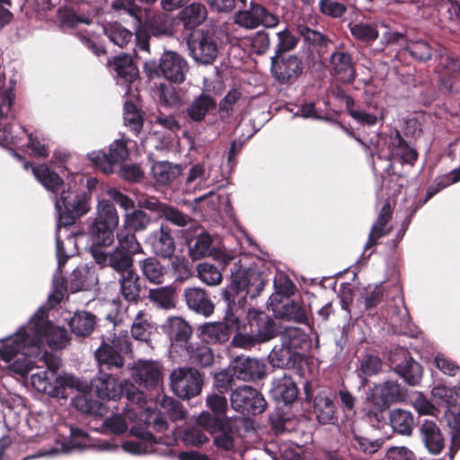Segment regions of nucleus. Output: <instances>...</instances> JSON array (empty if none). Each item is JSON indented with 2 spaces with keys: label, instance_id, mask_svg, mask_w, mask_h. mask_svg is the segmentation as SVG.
Returning a JSON list of instances; mask_svg holds the SVG:
<instances>
[{
  "label": "nucleus",
  "instance_id": "nucleus-62",
  "mask_svg": "<svg viewBox=\"0 0 460 460\" xmlns=\"http://www.w3.org/2000/svg\"><path fill=\"white\" fill-rule=\"evenodd\" d=\"M352 446L365 454H373L376 452L383 445L382 439L370 440L366 437L353 432Z\"/></svg>",
  "mask_w": 460,
  "mask_h": 460
},
{
  "label": "nucleus",
  "instance_id": "nucleus-25",
  "mask_svg": "<svg viewBox=\"0 0 460 460\" xmlns=\"http://www.w3.org/2000/svg\"><path fill=\"white\" fill-rule=\"evenodd\" d=\"M314 412L321 424H335L338 421L334 396L325 392L319 393L314 400Z\"/></svg>",
  "mask_w": 460,
  "mask_h": 460
},
{
  "label": "nucleus",
  "instance_id": "nucleus-45",
  "mask_svg": "<svg viewBox=\"0 0 460 460\" xmlns=\"http://www.w3.org/2000/svg\"><path fill=\"white\" fill-rule=\"evenodd\" d=\"M139 267L143 276L150 283L158 285L164 282L165 270L156 259L146 258L139 261Z\"/></svg>",
  "mask_w": 460,
  "mask_h": 460
},
{
  "label": "nucleus",
  "instance_id": "nucleus-7",
  "mask_svg": "<svg viewBox=\"0 0 460 460\" xmlns=\"http://www.w3.org/2000/svg\"><path fill=\"white\" fill-rule=\"evenodd\" d=\"M127 401L131 404L135 403L138 405V409H135L126 403V408L122 413H119V407L115 405H102L99 404V408L96 411V414L103 415L106 408L115 409L116 413H113L111 417L104 420V427L113 434L120 435L128 430V424L135 422L138 419L139 411H141V403L145 402V395L138 390L127 393Z\"/></svg>",
  "mask_w": 460,
  "mask_h": 460
},
{
  "label": "nucleus",
  "instance_id": "nucleus-51",
  "mask_svg": "<svg viewBox=\"0 0 460 460\" xmlns=\"http://www.w3.org/2000/svg\"><path fill=\"white\" fill-rule=\"evenodd\" d=\"M105 35L110 40L122 48L127 45L132 39V32L118 22L106 25L103 28Z\"/></svg>",
  "mask_w": 460,
  "mask_h": 460
},
{
  "label": "nucleus",
  "instance_id": "nucleus-1",
  "mask_svg": "<svg viewBox=\"0 0 460 460\" xmlns=\"http://www.w3.org/2000/svg\"><path fill=\"white\" fill-rule=\"evenodd\" d=\"M68 334L65 328L55 326L48 317V311L40 307L29 322L13 334L1 340L0 358L13 373L26 376L42 356L46 343L52 349L67 345Z\"/></svg>",
  "mask_w": 460,
  "mask_h": 460
},
{
  "label": "nucleus",
  "instance_id": "nucleus-16",
  "mask_svg": "<svg viewBox=\"0 0 460 460\" xmlns=\"http://www.w3.org/2000/svg\"><path fill=\"white\" fill-rule=\"evenodd\" d=\"M282 349L279 352L271 351L269 358L273 367H281L285 358H288L293 350L300 349L308 341L307 334L299 327H285L279 332Z\"/></svg>",
  "mask_w": 460,
  "mask_h": 460
},
{
  "label": "nucleus",
  "instance_id": "nucleus-27",
  "mask_svg": "<svg viewBox=\"0 0 460 460\" xmlns=\"http://www.w3.org/2000/svg\"><path fill=\"white\" fill-rule=\"evenodd\" d=\"M155 254L163 258H170L175 251V243L167 226H162L158 230L153 231L148 238Z\"/></svg>",
  "mask_w": 460,
  "mask_h": 460
},
{
  "label": "nucleus",
  "instance_id": "nucleus-34",
  "mask_svg": "<svg viewBox=\"0 0 460 460\" xmlns=\"http://www.w3.org/2000/svg\"><path fill=\"white\" fill-rule=\"evenodd\" d=\"M456 395L459 397V403L448 406L447 412L448 424L451 428L450 459L454 458L460 448V386L457 387Z\"/></svg>",
  "mask_w": 460,
  "mask_h": 460
},
{
  "label": "nucleus",
  "instance_id": "nucleus-42",
  "mask_svg": "<svg viewBox=\"0 0 460 460\" xmlns=\"http://www.w3.org/2000/svg\"><path fill=\"white\" fill-rule=\"evenodd\" d=\"M181 172L179 165H173L168 162L155 163L152 166V175L155 181L166 185L173 181Z\"/></svg>",
  "mask_w": 460,
  "mask_h": 460
},
{
  "label": "nucleus",
  "instance_id": "nucleus-5",
  "mask_svg": "<svg viewBox=\"0 0 460 460\" xmlns=\"http://www.w3.org/2000/svg\"><path fill=\"white\" fill-rule=\"evenodd\" d=\"M264 285L265 279L262 273L256 269L250 268L240 275L233 277L230 286L226 290V301L243 314L244 310L242 305L245 302L246 296L256 297L263 289Z\"/></svg>",
  "mask_w": 460,
  "mask_h": 460
},
{
  "label": "nucleus",
  "instance_id": "nucleus-54",
  "mask_svg": "<svg viewBox=\"0 0 460 460\" xmlns=\"http://www.w3.org/2000/svg\"><path fill=\"white\" fill-rule=\"evenodd\" d=\"M212 237L208 233H201L193 244L190 245L189 252L192 260H199L212 254Z\"/></svg>",
  "mask_w": 460,
  "mask_h": 460
},
{
  "label": "nucleus",
  "instance_id": "nucleus-14",
  "mask_svg": "<svg viewBox=\"0 0 460 460\" xmlns=\"http://www.w3.org/2000/svg\"><path fill=\"white\" fill-rule=\"evenodd\" d=\"M131 351L130 342L127 335L114 337L111 344L103 342L95 351V358L101 367L108 369L120 368L124 365L121 352Z\"/></svg>",
  "mask_w": 460,
  "mask_h": 460
},
{
  "label": "nucleus",
  "instance_id": "nucleus-30",
  "mask_svg": "<svg viewBox=\"0 0 460 460\" xmlns=\"http://www.w3.org/2000/svg\"><path fill=\"white\" fill-rule=\"evenodd\" d=\"M417 158V151L404 141L398 131H395L389 144V159L413 165Z\"/></svg>",
  "mask_w": 460,
  "mask_h": 460
},
{
  "label": "nucleus",
  "instance_id": "nucleus-49",
  "mask_svg": "<svg viewBox=\"0 0 460 460\" xmlns=\"http://www.w3.org/2000/svg\"><path fill=\"white\" fill-rule=\"evenodd\" d=\"M395 369L398 375L411 385H417L421 379L422 367L411 358L405 359L403 363L396 364Z\"/></svg>",
  "mask_w": 460,
  "mask_h": 460
},
{
  "label": "nucleus",
  "instance_id": "nucleus-57",
  "mask_svg": "<svg viewBox=\"0 0 460 460\" xmlns=\"http://www.w3.org/2000/svg\"><path fill=\"white\" fill-rule=\"evenodd\" d=\"M197 270L200 280L208 286L218 285L222 280L220 270L208 262L199 263L197 267Z\"/></svg>",
  "mask_w": 460,
  "mask_h": 460
},
{
  "label": "nucleus",
  "instance_id": "nucleus-28",
  "mask_svg": "<svg viewBox=\"0 0 460 460\" xmlns=\"http://www.w3.org/2000/svg\"><path fill=\"white\" fill-rule=\"evenodd\" d=\"M103 260L101 261L96 256H93L94 261L101 267L110 266L117 274H120L134 268L133 257L124 251L114 248L111 252L102 251Z\"/></svg>",
  "mask_w": 460,
  "mask_h": 460
},
{
  "label": "nucleus",
  "instance_id": "nucleus-41",
  "mask_svg": "<svg viewBox=\"0 0 460 460\" xmlns=\"http://www.w3.org/2000/svg\"><path fill=\"white\" fill-rule=\"evenodd\" d=\"M389 420L393 429L401 434L409 436L411 434L414 419L411 411L402 409L391 411Z\"/></svg>",
  "mask_w": 460,
  "mask_h": 460
},
{
  "label": "nucleus",
  "instance_id": "nucleus-53",
  "mask_svg": "<svg viewBox=\"0 0 460 460\" xmlns=\"http://www.w3.org/2000/svg\"><path fill=\"white\" fill-rule=\"evenodd\" d=\"M114 70L126 83L132 82L137 75V69L128 55L119 56L114 59Z\"/></svg>",
  "mask_w": 460,
  "mask_h": 460
},
{
  "label": "nucleus",
  "instance_id": "nucleus-48",
  "mask_svg": "<svg viewBox=\"0 0 460 460\" xmlns=\"http://www.w3.org/2000/svg\"><path fill=\"white\" fill-rule=\"evenodd\" d=\"M351 35L358 41L365 44H370L375 41L379 35L377 27L374 23L358 22L349 24Z\"/></svg>",
  "mask_w": 460,
  "mask_h": 460
},
{
  "label": "nucleus",
  "instance_id": "nucleus-37",
  "mask_svg": "<svg viewBox=\"0 0 460 460\" xmlns=\"http://www.w3.org/2000/svg\"><path fill=\"white\" fill-rule=\"evenodd\" d=\"M208 16V12L202 4L192 3L184 7L180 13V18L184 27L192 30L200 25Z\"/></svg>",
  "mask_w": 460,
  "mask_h": 460
},
{
  "label": "nucleus",
  "instance_id": "nucleus-60",
  "mask_svg": "<svg viewBox=\"0 0 460 460\" xmlns=\"http://www.w3.org/2000/svg\"><path fill=\"white\" fill-rule=\"evenodd\" d=\"M199 422V420L197 421ZM199 423L197 426L186 429L182 435L181 439L187 446L199 447L208 441V436L202 431Z\"/></svg>",
  "mask_w": 460,
  "mask_h": 460
},
{
  "label": "nucleus",
  "instance_id": "nucleus-2",
  "mask_svg": "<svg viewBox=\"0 0 460 460\" xmlns=\"http://www.w3.org/2000/svg\"><path fill=\"white\" fill-rule=\"evenodd\" d=\"M55 208L58 217L56 246L58 257V270L66 262V260L76 252L75 237L79 235L75 232L67 234L66 240H62V228L75 224L76 217L88 212L89 207L85 197L74 190H62L60 198H55Z\"/></svg>",
  "mask_w": 460,
  "mask_h": 460
},
{
  "label": "nucleus",
  "instance_id": "nucleus-58",
  "mask_svg": "<svg viewBox=\"0 0 460 460\" xmlns=\"http://www.w3.org/2000/svg\"><path fill=\"white\" fill-rule=\"evenodd\" d=\"M407 51L412 58L420 61H427L432 57V48L430 45L422 40H411L405 47Z\"/></svg>",
  "mask_w": 460,
  "mask_h": 460
},
{
  "label": "nucleus",
  "instance_id": "nucleus-23",
  "mask_svg": "<svg viewBox=\"0 0 460 460\" xmlns=\"http://www.w3.org/2000/svg\"><path fill=\"white\" fill-rule=\"evenodd\" d=\"M420 439L427 450L438 455L445 447V438L439 426L431 420H425L420 426Z\"/></svg>",
  "mask_w": 460,
  "mask_h": 460
},
{
  "label": "nucleus",
  "instance_id": "nucleus-59",
  "mask_svg": "<svg viewBox=\"0 0 460 460\" xmlns=\"http://www.w3.org/2000/svg\"><path fill=\"white\" fill-rule=\"evenodd\" d=\"M344 99H345L346 105L348 107L349 115L355 120H357L358 123H360L361 125H367V126H373L377 123L378 119H379L378 115L372 114V113L367 112L362 110L353 109L352 106L354 104V101L349 95H345Z\"/></svg>",
  "mask_w": 460,
  "mask_h": 460
},
{
  "label": "nucleus",
  "instance_id": "nucleus-18",
  "mask_svg": "<svg viewBox=\"0 0 460 460\" xmlns=\"http://www.w3.org/2000/svg\"><path fill=\"white\" fill-rule=\"evenodd\" d=\"M130 433L136 437V439L128 440L122 444L121 447L125 452L137 456L146 454L168 455V450L159 448L162 444L161 439H157L150 432L132 427Z\"/></svg>",
  "mask_w": 460,
  "mask_h": 460
},
{
  "label": "nucleus",
  "instance_id": "nucleus-38",
  "mask_svg": "<svg viewBox=\"0 0 460 460\" xmlns=\"http://www.w3.org/2000/svg\"><path fill=\"white\" fill-rule=\"evenodd\" d=\"M95 316L86 311H78L69 321L71 332L79 337L90 335L95 326Z\"/></svg>",
  "mask_w": 460,
  "mask_h": 460
},
{
  "label": "nucleus",
  "instance_id": "nucleus-13",
  "mask_svg": "<svg viewBox=\"0 0 460 460\" xmlns=\"http://www.w3.org/2000/svg\"><path fill=\"white\" fill-rule=\"evenodd\" d=\"M234 22L243 28L252 30L260 25L267 28L276 27L279 19L260 4L251 2L248 8L239 10L235 13Z\"/></svg>",
  "mask_w": 460,
  "mask_h": 460
},
{
  "label": "nucleus",
  "instance_id": "nucleus-36",
  "mask_svg": "<svg viewBox=\"0 0 460 460\" xmlns=\"http://www.w3.org/2000/svg\"><path fill=\"white\" fill-rule=\"evenodd\" d=\"M216 108V101L209 94L201 93L193 99L187 108V115L192 121H201Z\"/></svg>",
  "mask_w": 460,
  "mask_h": 460
},
{
  "label": "nucleus",
  "instance_id": "nucleus-56",
  "mask_svg": "<svg viewBox=\"0 0 460 460\" xmlns=\"http://www.w3.org/2000/svg\"><path fill=\"white\" fill-rule=\"evenodd\" d=\"M282 318L289 321H294L298 323H306L307 315L305 308L295 301H291L284 305L279 311Z\"/></svg>",
  "mask_w": 460,
  "mask_h": 460
},
{
  "label": "nucleus",
  "instance_id": "nucleus-10",
  "mask_svg": "<svg viewBox=\"0 0 460 460\" xmlns=\"http://www.w3.org/2000/svg\"><path fill=\"white\" fill-rule=\"evenodd\" d=\"M232 408L243 415H258L267 406L263 395L251 385H243L232 391L230 394Z\"/></svg>",
  "mask_w": 460,
  "mask_h": 460
},
{
  "label": "nucleus",
  "instance_id": "nucleus-52",
  "mask_svg": "<svg viewBox=\"0 0 460 460\" xmlns=\"http://www.w3.org/2000/svg\"><path fill=\"white\" fill-rule=\"evenodd\" d=\"M210 167L207 162H201L193 164L186 179V183L190 187H201L205 185L210 177Z\"/></svg>",
  "mask_w": 460,
  "mask_h": 460
},
{
  "label": "nucleus",
  "instance_id": "nucleus-11",
  "mask_svg": "<svg viewBox=\"0 0 460 460\" xmlns=\"http://www.w3.org/2000/svg\"><path fill=\"white\" fill-rule=\"evenodd\" d=\"M199 423L203 428L214 433V444L217 447L231 451L235 447V434L232 422L219 417H213L208 412H201L199 416Z\"/></svg>",
  "mask_w": 460,
  "mask_h": 460
},
{
  "label": "nucleus",
  "instance_id": "nucleus-46",
  "mask_svg": "<svg viewBox=\"0 0 460 460\" xmlns=\"http://www.w3.org/2000/svg\"><path fill=\"white\" fill-rule=\"evenodd\" d=\"M184 349L192 364L208 367L214 361V354L207 345L190 344Z\"/></svg>",
  "mask_w": 460,
  "mask_h": 460
},
{
  "label": "nucleus",
  "instance_id": "nucleus-61",
  "mask_svg": "<svg viewBox=\"0 0 460 460\" xmlns=\"http://www.w3.org/2000/svg\"><path fill=\"white\" fill-rule=\"evenodd\" d=\"M159 102L165 107H175L181 102V96L176 87L172 84H161Z\"/></svg>",
  "mask_w": 460,
  "mask_h": 460
},
{
  "label": "nucleus",
  "instance_id": "nucleus-24",
  "mask_svg": "<svg viewBox=\"0 0 460 460\" xmlns=\"http://www.w3.org/2000/svg\"><path fill=\"white\" fill-rule=\"evenodd\" d=\"M297 387L291 376L282 373L274 377L270 395L275 401L289 404L297 397Z\"/></svg>",
  "mask_w": 460,
  "mask_h": 460
},
{
  "label": "nucleus",
  "instance_id": "nucleus-40",
  "mask_svg": "<svg viewBox=\"0 0 460 460\" xmlns=\"http://www.w3.org/2000/svg\"><path fill=\"white\" fill-rule=\"evenodd\" d=\"M154 330L155 326L151 322L150 314L144 310L138 311L131 325L133 338L140 341H147Z\"/></svg>",
  "mask_w": 460,
  "mask_h": 460
},
{
  "label": "nucleus",
  "instance_id": "nucleus-43",
  "mask_svg": "<svg viewBox=\"0 0 460 460\" xmlns=\"http://www.w3.org/2000/svg\"><path fill=\"white\" fill-rule=\"evenodd\" d=\"M147 297L159 308L169 310L175 307L174 288L172 287L151 288Z\"/></svg>",
  "mask_w": 460,
  "mask_h": 460
},
{
  "label": "nucleus",
  "instance_id": "nucleus-20",
  "mask_svg": "<svg viewBox=\"0 0 460 460\" xmlns=\"http://www.w3.org/2000/svg\"><path fill=\"white\" fill-rule=\"evenodd\" d=\"M231 367L236 378L243 381L261 379L267 368L263 360L249 357H237Z\"/></svg>",
  "mask_w": 460,
  "mask_h": 460
},
{
  "label": "nucleus",
  "instance_id": "nucleus-8",
  "mask_svg": "<svg viewBox=\"0 0 460 460\" xmlns=\"http://www.w3.org/2000/svg\"><path fill=\"white\" fill-rule=\"evenodd\" d=\"M243 315L239 309L227 304L224 323H207L200 326L202 339L207 343H224L230 338L231 332L240 330V318Z\"/></svg>",
  "mask_w": 460,
  "mask_h": 460
},
{
  "label": "nucleus",
  "instance_id": "nucleus-12",
  "mask_svg": "<svg viewBox=\"0 0 460 460\" xmlns=\"http://www.w3.org/2000/svg\"><path fill=\"white\" fill-rule=\"evenodd\" d=\"M170 378L172 390L179 398L190 399L201 391L202 380L199 373L194 368L174 369Z\"/></svg>",
  "mask_w": 460,
  "mask_h": 460
},
{
  "label": "nucleus",
  "instance_id": "nucleus-64",
  "mask_svg": "<svg viewBox=\"0 0 460 460\" xmlns=\"http://www.w3.org/2000/svg\"><path fill=\"white\" fill-rule=\"evenodd\" d=\"M278 44L275 50V55H282L284 52L289 51L296 48L297 39L288 30H283L277 33Z\"/></svg>",
  "mask_w": 460,
  "mask_h": 460
},
{
  "label": "nucleus",
  "instance_id": "nucleus-9",
  "mask_svg": "<svg viewBox=\"0 0 460 460\" xmlns=\"http://www.w3.org/2000/svg\"><path fill=\"white\" fill-rule=\"evenodd\" d=\"M145 69L150 75L164 76L167 80L180 84L184 81L188 64L183 58L173 51L164 52L156 65L155 61L145 63Z\"/></svg>",
  "mask_w": 460,
  "mask_h": 460
},
{
  "label": "nucleus",
  "instance_id": "nucleus-44",
  "mask_svg": "<svg viewBox=\"0 0 460 460\" xmlns=\"http://www.w3.org/2000/svg\"><path fill=\"white\" fill-rule=\"evenodd\" d=\"M32 172L38 181L51 192H56L63 184L62 179L46 164L34 167Z\"/></svg>",
  "mask_w": 460,
  "mask_h": 460
},
{
  "label": "nucleus",
  "instance_id": "nucleus-32",
  "mask_svg": "<svg viewBox=\"0 0 460 460\" xmlns=\"http://www.w3.org/2000/svg\"><path fill=\"white\" fill-rule=\"evenodd\" d=\"M184 296L190 309L205 316L213 313L214 305L203 289L199 288H186Z\"/></svg>",
  "mask_w": 460,
  "mask_h": 460
},
{
  "label": "nucleus",
  "instance_id": "nucleus-29",
  "mask_svg": "<svg viewBox=\"0 0 460 460\" xmlns=\"http://www.w3.org/2000/svg\"><path fill=\"white\" fill-rule=\"evenodd\" d=\"M164 329L172 344L184 347V349L190 344L189 339L191 336L192 329L184 319L169 317L164 325Z\"/></svg>",
  "mask_w": 460,
  "mask_h": 460
},
{
  "label": "nucleus",
  "instance_id": "nucleus-31",
  "mask_svg": "<svg viewBox=\"0 0 460 460\" xmlns=\"http://www.w3.org/2000/svg\"><path fill=\"white\" fill-rule=\"evenodd\" d=\"M331 65L336 78L342 83H351L356 75L355 67L349 54L336 51L331 56Z\"/></svg>",
  "mask_w": 460,
  "mask_h": 460
},
{
  "label": "nucleus",
  "instance_id": "nucleus-17",
  "mask_svg": "<svg viewBox=\"0 0 460 460\" xmlns=\"http://www.w3.org/2000/svg\"><path fill=\"white\" fill-rule=\"evenodd\" d=\"M304 69L302 60L296 55H275L271 58L272 76L280 84H293Z\"/></svg>",
  "mask_w": 460,
  "mask_h": 460
},
{
  "label": "nucleus",
  "instance_id": "nucleus-19",
  "mask_svg": "<svg viewBox=\"0 0 460 460\" xmlns=\"http://www.w3.org/2000/svg\"><path fill=\"white\" fill-rule=\"evenodd\" d=\"M70 438L63 441H58L57 447H51L48 450H40L37 454L29 456L23 460L33 459L43 456H56L60 453L69 454L75 450H82L88 446V438L86 433L79 429L70 428Z\"/></svg>",
  "mask_w": 460,
  "mask_h": 460
},
{
  "label": "nucleus",
  "instance_id": "nucleus-50",
  "mask_svg": "<svg viewBox=\"0 0 460 460\" xmlns=\"http://www.w3.org/2000/svg\"><path fill=\"white\" fill-rule=\"evenodd\" d=\"M150 217L141 209L127 212L124 215L123 228L138 232L145 230L150 224Z\"/></svg>",
  "mask_w": 460,
  "mask_h": 460
},
{
  "label": "nucleus",
  "instance_id": "nucleus-15",
  "mask_svg": "<svg viewBox=\"0 0 460 460\" xmlns=\"http://www.w3.org/2000/svg\"><path fill=\"white\" fill-rule=\"evenodd\" d=\"M127 144L122 139L115 140L110 145L109 152L102 150L88 154V158L105 173H112L115 167L124 162L128 156Z\"/></svg>",
  "mask_w": 460,
  "mask_h": 460
},
{
  "label": "nucleus",
  "instance_id": "nucleus-33",
  "mask_svg": "<svg viewBox=\"0 0 460 460\" xmlns=\"http://www.w3.org/2000/svg\"><path fill=\"white\" fill-rule=\"evenodd\" d=\"M140 279L135 269L118 274L119 293L128 302H136L140 296Z\"/></svg>",
  "mask_w": 460,
  "mask_h": 460
},
{
  "label": "nucleus",
  "instance_id": "nucleus-6",
  "mask_svg": "<svg viewBox=\"0 0 460 460\" xmlns=\"http://www.w3.org/2000/svg\"><path fill=\"white\" fill-rule=\"evenodd\" d=\"M227 40L225 30L219 26H211L203 31L197 40L188 41L192 58L199 64L210 65L218 55V46Z\"/></svg>",
  "mask_w": 460,
  "mask_h": 460
},
{
  "label": "nucleus",
  "instance_id": "nucleus-22",
  "mask_svg": "<svg viewBox=\"0 0 460 460\" xmlns=\"http://www.w3.org/2000/svg\"><path fill=\"white\" fill-rule=\"evenodd\" d=\"M133 376L136 382L147 389L157 387L161 380L160 367L157 362L138 360L135 364Z\"/></svg>",
  "mask_w": 460,
  "mask_h": 460
},
{
  "label": "nucleus",
  "instance_id": "nucleus-21",
  "mask_svg": "<svg viewBox=\"0 0 460 460\" xmlns=\"http://www.w3.org/2000/svg\"><path fill=\"white\" fill-rule=\"evenodd\" d=\"M249 326L258 343L269 341L277 335L274 321L262 312L251 310L248 314Z\"/></svg>",
  "mask_w": 460,
  "mask_h": 460
},
{
  "label": "nucleus",
  "instance_id": "nucleus-26",
  "mask_svg": "<svg viewBox=\"0 0 460 460\" xmlns=\"http://www.w3.org/2000/svg\"><path fill=\"white\" fill-rule=\"evenodd\" d=\"M93 387L97 396L107 400L106 405H113L123 394L122 385L110 375H101L94 380Z\"/></svg>",
  "mask_w": 460,
  "mask_h": 460
},
{
  "label": "nucleus",
  "instance_id": "nucleus-4",
  "mask_svg": "<svg viewBox=\"0 0 460 460\" xmlns=\"http://www.w3.org/2000/svg\"><path fill=\"white\" fill-rule=\"evenodd\" d=\"M119 217L116 208L109 200H100L97 214L89 226L90 252L99 261L103 260L102 251L114 243V231L118 227Z\"/></svg>",
  "mask_w": 460,
  "mask_h": 460
},
{
  "label": "nucleus",
  "instance_id": "nucleus-55",
  "mask_svg": "<svg viewBox=\"0 0 460 460\" xmlns=\"http://www.w3.org/2000/svg\"><path fill=\"white\" fill-rule=\"evenodd\" d=\"M146 26L149 34L161 37L171 34V29L168 24L165 14L157 13L154 16H148L146 20Z\"/></svg>",
  "mask_w": 460,
  "mask_h": 460
},
{
  "label": "nucleus",
  "instance_id": "nucleus-47",
  "mask_svg": "<svg viewBox=\"0 0 460 460\" xmlns=\"http://www.w3.org/2000/svg\"><path fill=\"white\" fill-rule=\"evenodd\" d=\"M118 244L116 248L120 251L127 252L133 257V255L144 253L141 244L137 240L134 232H130L125 228H121L116 234Z\"/></svg>",
  "mask_w": 460,
  "mask_h": 460
},
{
  "label": "nucleus",
  "instance_id": "nucleus-39",
  "mask_svg": "<svg viewBox=\"0 0 460 460\" xmlns=\"http://www.w3.org/2000/svg\"><path fill=\"white\" fill-rule=\"evenodd\" d=\"M391 216L392 208L390 204L386 202L379 212L376 221L372 226L368 240L365 246L366 248L374 246L379 238L388 234L389 230L386 229L385 226L390 220Z\"/></svg>",
  "mask_w": 460,
  "mask_h": 460
},
{
  "label": "nucleus",
  "instance_id": "nucleus-63",
  "mask_svg": "<svg viewBox=\"0 0 460 460\" xmlns=\"http://www.w3.org/2000/svg\"><path fill=\"white\" fill-rule=\"evenodd\" d=\"M382 362L380 358L373 355H365L360 361V376H364L365 383L367 376L377 374L381 370Z\"/></svg>",
  "mask_w": 460,
  "mask_h": 460
},
{
  "label": "nucleus",
  "instance_id": "nucleus-35",
  "mask_svg": "<svg viewBox=\"0 0 460 460\" xmlns=\"http://www.w3.org/2000/svg\"><path fill=\"white\" fill-rule=\"evenodd\" d=\"M97 283V277L92 267L87 264L76 267L71 276L70 289L73 293L88 289Z\"/></svg>",
  "mask_w": 460,
  "mask_h": 460
},
{
  "label": "nucleus",
  "instance_id": "nucleus-3",
  "mask_svg": "<svg viewBox=\"0 0 460 460\" xmlns=\"http://www.w3.org/2000/svg\"><path fill=\"white\" fill-rule=\"evenodd\" d=\"M46 352L36 358V363L30 370L37 368L31 376V385L39 393L53 398H66L67 389L77 388L78 380L72 375L58 373V362L50 360Z\"/></svg>",
  "mask_w": 460,
  "mask_h": 460
}]
</instances>
